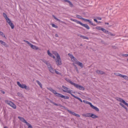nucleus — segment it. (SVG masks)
<instances>
[{
	"label": "nucleus",
	"mask_w": 128,
	"mask_h": 128,
	"mask_svg": "<svg viewBox=\"0 0 128 128\" xmlns=\"http://www.w3.org/2000/svg\"><path fill=\"white\" fill-rule=\"evenodd\" d=\"M70 20H71L75 22L77 24H79L81 25L82 26L84 27L85 28H86L87 29L89 30L90 29V28L89 26L86 24H84L82 23V22H80L76 20H75L74 19L71 18L70 19Z\"/></svg>",
	"instance_id": "nucleus-2"
},
{
	"label": "nucleus",
	"mask_w": 128,
	"mask_h": 128,
	"mask_svg": "<svg viewBox=\"0 0 128 128\" xmlns=\"http://www.w3.org/2000/svg\"><path fill=\"white\" fill-rule=\"evenodd\" d=\"M123 103L125 105L127 106L128 107V104L127 103H126V102L125 101H124V102H123Z\"/></svg>",
	"instance_id": "nucleus-49"
},
{
	"label": "nucleus",
	"mask_w": 128,
	"mask_h": 128,
	"mask_svg": "<svg viewBox=\"0 0 128 128\" xmlns=\"http://www.w3.org/2000/svg\"><path fill=\"white\" fill-rule=\"evenodd\" d=\"M55 36L56 37H58V34H55Z\"/></svg>",
	"instance_id": "nucleus-62"
},
{
	"label": "nucleus",
	"mask_w": 128,
	"mask_h": 128,
	"mask_svg": "<svg viewBox=\"0 0 128 128\" xmlns=\"http://www.w3.org/2000/svg\"><path fill=\"white\" fill-rule=\"evenodd\" d=\"M76 72H77L78 73L79 72H78V68L77 67H76Z\"/></svg>",
	"instance_id": "nucleus-57"
},
{
	"label": "nucleus",
	"mask_w": 128,
	"mask_h": 128,
	"mask_svg": "<svg viewBox=\"0 0 128 128\" xmlns=\"http://www.w3.org/2000/svg\"><path fill=\"white\" fill-rule=\"evenodd\" d=\"M75 87L76 88L80 90H84V88L83 86L79 85L78 84H76L75 83L74 84V85Z\"/></svg>",
	"instance_id": "nucleus-6"
},
{
	"label": "nucleus",
	"mask_w": 128,
	"mask_h": 128,
	"mask_svg": "<svg viewBox=\"0 0 128 128\" xmlns=\"http://www.w3.org/2000/svg\"><path fill=\"white\" fill-rule=\"evenodd\" d=\"M96 18L98 20H102V18L100 17H96Z\"/></svg>",
	"instance_id": "nucleus-53"
},
{
	"label": "nucleus",
	"mask_w": 128,
	"mask_h": 128,
	"mask_svg": "<svg viewBox=\"0 0 128 128\" xmlns=\"http://www.w3.org/2000/svg\"><path fill=\"white\" fill-rule=\"evenodd\" d=\"M83 102L85 103H86V104H88L90 105V106L92 104L90 102H88V101H87L86 100H83Z\"/></svg>",
	"instance_id": "nucleus-24"
},
{
	"label": "nucleus",
	"mask_w": 128,
	"mask_h": 128,
	"mask_svg": "<svg viewBox=\"0 0 128 128\" xmlns=\"http://www.w3.org/2000/svg\"><path fill=\"white\" fill-rule=\"evenodd\" d=\"M123 78L127 80H128V77L126 75H124V77Z\"/></svg>",
	"instance_id": "nucleus-37"
},
{
	"label": "nucleus",
	"mask_w": 128,
	"mask_h": 128,
	"mask_svg": "<svg viewBox=\"0 0 128 128\" xmlns=\"http://www.w3.org/2000/svg\"><path fill=\"white\" fill-rule=\"evenodd\" d=\"M82 20H84V21L86 22H88L90 20H89L84 18H82Z\"/></svg>",
	"instance_id": "nucleus-39"
},
{
	"label": "nucleus",
	"mask_w": 128,
	"mask_h": 128,
	"mask_svg": "<svg viewBox=\"0 0 128 128\" xmlns=\"http://www.w3.org/2000/svg\"><path fill=\"white\" fill-rule=\"evenodd\" d=\"M102 31H103L106 34H107L108 32V31L105 29L102 28Z\"/></svg>",
	"instance_id": "nucleus-28"
},
{
	"label": "nucleus",
	"mask_w": 128,
	"mask_h": 128,
	"mask_svg": "<svg viewBox=\"0 0 128 128\" xmlns=\"http://www.w3.org/2000/svg\"><path fill=\"white\" fill-rule=\"evenodd\" d=\"M6 20H7V22L8 23V24H9L10 23L12 22H11V20H10L8 18H7V19H6Z\"/></svg>",
	"instance_id": "nucleus-33"
},
{
	"label": "nucleus",
	"mask_w": 128,
	"mask_h": 128,
	"mask_svg": "<svg viewBox=\"0 0 128 128\" xmlns=\"http://www.w3.org/2000/svg\"><path fill=\"white\" fill-rule=\"evenodd\" d=\"M52 26L53 27H54L56 28H58V26L54 24H52Z\"/></svg>",
	"instance_id": "nucleus-31"
},
{
	"label": "nucleus",
	"mask_w": 128,
	"mask_h": 128,
	"mask_svg": "<svg viewBox=\"0 0 128 128\" xmlns=\"http://www.w3.org/2000/svg\"><path fill=\"white\" fill-rule=\"evenodd\" d=\"M3 15L4 16L5 18L6 19L7 18H8L7 17V16L6 15V14L5 13H3Z\"/></svg>",
	"instance_id": "nucleus-35"
},
{
	"label": "nucleus",
	"mask_w": 128,
	"mask_h": 128,
	"mask_svg": "<svg viewBox=\"0 0 128 128\" xmlns=\"http://www.w3.org/2000/svg\"><path fill=\"white\" fill-rule=\"evenodd\" d=\"M68 55L71 58V59H72L73 58H74V56L72 54H68Z\"/></svg>",
	"instance_id": "nucleus-30"
},
{
	"label": "nucleus",
	"mask_w": 128,
	"mask_h": 128,
	"mask_svg": "<svg viewBox=\"0 0 128 128\" xmlns=\"http://www.w3.org/2000/svg\"><path fill=\"white\" fill-rule=\"evenodd\" d=\"M71 96H72L74 98H75L78 99V100H80L81 102H82V100L79 98L77 96H75L73 94H71Z\"/></svg>",
	"instance_id": "nucleus-14"
},
{
	"label": "nucleus",
	"mask_w": 128,
	"mask_h": 128,
	"mask_svg": "<svg viewBox=\"0 0 128 128\" xmlns=\"http://www.w3.org/2000/svg\"><path fill=\"white\" fill-rule=\"evenodd\" d=\"M64 1L66 2H67L68 3L69 2H70V1L69 0H63Z\"/></svg>",
	"instance_id": "nucleus-58"
},
{
	"label": "nucleus",
	"mask_w": 128,
	"mask_h": 128,
	"mask_svg": "<svg viewBox=\"0 0 128 128\" xmlns=\"http://www.w3.org/2000/svg\"><path fill=\"white\" fill-rule=\"evenodd\" d=\"M94 20L95 22H96L97 23L98 22L97 20L96 19H94Z\"/></svg>",
	"instance_id": "nucleus-61"
},
{
	"label": "nucleus",
	"mask_w": 128,
	"mask_h": 128,
	"mask_svg": "<svg viewBox=\"0 0 128 128\" xmlns=\"http://www.w3.org/2000/svg\"><path fill=\"white\" fill-rule=\"evenodd\" d=\"M53 16L54 17V18L56 20L58 21H60V20L57 18H56L55 17V16Z\"/></svg>",
	"instance_id": "nucleus-47"
},
{
	"label": "nucleus",
	"mask_w": 128,
	"mask_h": 128,
	"mask_svg": "<svg viewBox=\"0 0 128 128\" xmlns=\"http://www.w3.org/2000/svg\"><path fill=\"white\" fill-rule=\"evenodd\" d=\"M17 84L21 88H25V89L27 90H29L30 89L29 88L28 86H27L25 84H21L18 82H17Z\"/></svg>",
	"instance_id": "nucleus-4"
},
{
	"label": "nucleus",
	"mask_w": 128,
	"mask_h": 128,
	"mask_svg": "<svg viewBox=\"0 0 128 128\" xmlns=\"http://www.w3.org/2000/svg\"><path fill=\"white\" fill-rule=\"evenodd\" d=\"M36 82H37V83H38V85L40 86V87L41 88H42V85L41 84V83H40V82L38 80H36Z\"/></svg>",
	"instance_id": "nucleus-22"
},
{
	"label": "nucleus",
	"mask_w": 128,
	"mask_h": 128,
	"mask_svg": "<svg viewBox=\"0 0 128 128\" xmlns=\"http://www.w3.org/2000/svg\"><path fill=\"white\" fill-rule=\"evenodd\" d=\"M1 92L2 93H3V94H4L5 93V92L1 90Z\"/></svg>",
	"instance_id": "nucleus-63"
},
{
	"label": "nucleus",
	"mask_w": 128,
	"mask_h": 128,
	"mask_svg": "<svg viewBox=\"0 0 128 128\" xmlns=\"http://www.w3.org/2000/svg\"><path fill=\"white\" fill-rule=\"evenodd\" d=\"M59 97L62 98L64 99H68L69 98V97L68 96H64L61 94H60Z\"/></svg>",
	"instance_id": "nucleus-11"
},
{
	"label": "nucleus",
	"mask_w": 128,
	"mask_h": 128,
	"mask_svg": "<svg viewBox=\"0 0 128 128\" xmlns=\"http://www.w3.org/2000/svg\"><path fill=\"white\" fill-rule=\"evenodd\" d=\"M120 104L121 106L122 107L126 109V107L124 105L122 104L121 103H120Z\"/></svg>",
	"instance_id": "nucleus-36"
},
{
	"label": "nucleus",
	"mask_w": 128,
	"mask_h": 128,
	"mask_svg": "<svg viewBox=\"0 0 128 128\" xmlns=\"http://www.w3.org/2000/svg\"><path fill=\"white\" fill-rule=\"evenodd\" d=\"M47 65L49 69L52 67L49 63V64H48Z\"/></svg>",
	"instance_id": "nucleus-38"
},
{
	"label": "nucleus",
	"mask_w": 128,
	"mask_h": 128,
	"mask_svg": "<svg viewBox=\"0 0 128 128\" xmlns=\"http://www.w3.org/2000/svg\"><path fill=\"white\" fill-rule=\"evenodd\" d=\"M72 59H73V60L74 61H76L77 60L76 59V58H75L74 57V58H73Z\"/></svg>",
	"instance_id": "nucleus-52"
},
{
	"label": "nucleus",
	"mask_w": 128,
	"mask_h": 128,
	"mask_svg": "<svg viewBox=\"0 0 128 128\" xmlns=\"http://www.w3.org/2000/svg\"><path fill=\"white\" fill-rule=\"evenodd\" d=\"M9 25L11 26L12 29H13L14 28V25L11 22L9 24Z\"/></svg>",
	"instance_id": "nucleus-26"
},
{
	"label": "nucleus",
	"mask_w": 128,
	"mask_h": 128,
	"mask_svg": "<svg viewBox=\"0 0 128 128\" xmlns=\"http://www.w3.org/2000/svg\"><path fill=\"white\" fill-rule=\"evenodd\" d=\"M47 88L48 90H49L52 92V90H53V89L50 88Z\"/></svg>",
	"instance_id": "nucleus-46"
},
{
	"label": "nucleus",
	"mask_w": 128,
	"mask_h": 128,
	"mask_svg": "<svg viewBox=\"0 0 128 128\" xmlns=\"http://www.w3.org/2000/svg\"><path fill=\"white\" fill-rule=\"evenodd\" d=\"M76 64H78V66H80L81 68L83 67V65L82 63L78 61H76L75 62Z\"/></svg>",
	"instance_id": "nucleus-9"
},
{
	"label": "nucleus",
	"mask_w": 128,
	"mask_h": 128,
	"mask_svg": "<svg viewBox=\"0 0 128 128\" xmlns=\"http://www.w3.org/2000/svg\"><path fill=\"white\" fill-rule=\"evenodd\" d=\"M10 106L12 107L14 109H16V105L13 102H12L11 103H10Z\"/></svg>",
	"instance_id": "nucleus-17"
},
{
	"label": "nucleus",
	"mask_w": 128,
	"mask_h": 128,
	"mask_svg": "<svg viewBox=\"0 0 128 128\" xmlns=\"http://www.w3.org/2000/svg\"><path fill=\"white\" fill-rule=\"evenodd\" d=\"M53 53L56 56V64L58 66L61 65L62 61L59 55L56 52H54Z\"/></svg>",
	"instance_id": "nucleus-1"
},
{
	"label": "nucleus",
	"mask_w": 128,
	"mask_h": 128,
	"mask_svg": "<svg viewBox=\"0 0 128 128\" xmlns=\"http://www.w3.org/2000/svg\"><path fill=\"white\" fill-rule=\"evenodd\" d=\"M49 56H50L53 58H55V56L51 53Z\"/></svg>",
	"instance_id": "nucleus-42"
},
{
	"label": "nucleus",
	"mask_w": 128,
	"mask_h": 128,
	"mask_svg": "<svg viewBox=\"0 0 128 128\" xmlns=\"http://www.w3.org/2000/svg\"><path fill=\"white\" fill-rule=\"evenodd\" d=\"M89 22L92 25H93V22H92L90 20Z\"/></svg>",
	"instance_id": "nucleus-55"
},
{
	"label": "nucleus",
	"mask_w": 128,
	"mask_h": 128,
	"mask_svg": "<svg viewBox=\"0 0 128 128\" xmlns=\"http://www.w3.org/2000/svg\"><path fill=\"white\" fill-rule=\"evenodd\" d=\"M47 53L48 55H49L51 53H50L49 50H48L47 51Z\"/></svg>",
	"instance_id": "nucleus-56"
},
{
	"label": "nucleus",
	"mask_w": 128,
	"mask_h": 128,
	"mask_svg": "<svg viewBox=\"0 0 128 128\" xmlns=\"http://www.w3.org/2000/svg\"><path fill=\"white\" fill-rule=\"evenodd\" d=\"M24 41L26 42V43H27V44H28L29 46H30V44H31L28 41H26V40H24Z\"/></svg>",
	"instance_id": "nucleus-44"
},
{
	"label": "nucleus",
	"mask_w": 128,
	"mask_h": 128,
	"mask_svg": "<svg viewBox=\"0 0 128 128\" xmlns=\"http://www.w3.org/2000/svg\"><path fill=\"white\" fill-rule=\"evenodd\" d=\"M0 35L2 37L6 38L5 35L4 34L3 32H0Z\"/></svg>",
	"instance_id": "nucleus-32"
},
{
	"label": "nucleus",
	"mask_w": 128,
	"mask_h": 128,
	"mask_svg": "<svg viewBox=\"0 0 128 128\" xmlns=\"http://www.w3.org/2000/svg\"><path fill=\"white\" fill-rule=\"evenodd\" d=\"M124 75H122V74H120L119 75V76H120V77L123 78L124 77Z\"/></svg>",
	"instance_id": "nucleus-51"
},
{
	"label": "nucleus",
	"mask_w": 128,
	"mask_h": 128,
	"mask_svg": "<svg viewBox=\"0 0 128 128\" xmlns=\"http://www.w3.org/2000/svg\"><path fill=\"white\" fill-rule=\"evenodd\" d=\"M0 42L2 44L4 45L5 47H7L8 46L7 44L5 42L2 41L0 40Z\"/></svg>",
	"instance_id": "nucleus-15"
},
{
	"label": "nucleus",
	"mask_w": 128,
	"mask_h": 128,
	"mask_svg": "<svg viewBox=\"0 0 128 128\" xmlns=\"http://www.w3.org/2000/svg\"><path fill=\"white\" fill-rule=\"evenodd\" d=\"M116 99L118 101L121 102L123 103V102H124V100H123L122 99L118 97L116 98Z\"/></svg>",
	"instance_id": "nucleus-16"
},
{
	"label": "nucleus",
	"mask_w": 128,
	"mask_h": 128,
	"mask_svg": "<svg viewBox=\"0 0 128 128\" xmlns=\"http://www.w3.org/2000/svg\"><path fill=\"white\" fill-rule=\"evenodd\" d=\"M70 5V6L71 7H72L73 6V5L72 3L70 1L68 3Z\"/></svg>",
	"instance_id": "nucleus-40"
},
{
	"label": "nucleus",
	"mask_w": 128,
	"mask_h": 128,
	"mask_svg": "<svg viewBox=\"0 0 128 128\" xmlns=\"http://www.w3.org/2000/svg\"><path fill=\"white\" fill-rule=\"evenodd\" d=\"M101 43L104 44H107L106 43H105V42H104V41L103 40H101Z\"/></svg>",
	"instance_id": "nucleus-48"
},
{
	"label": "nucleus",
	"mask_w": 128,
	"mask_h": 128,
	"mask_svg": "<svg viewBox=\"0 0 128 128\" xmlns=\"http://www.w3.org/2000/svg\"><path fill=\"white\" fill-rule=\"evenodd\" d=\"M68 112L70 114H72L73 115H74V116H77V117H80V116L78 114H77L75 113L74 112H72L70 110H68Z\"/></svg>",
	"instance_id": "nucleus-7"
},
{
	"label": "nucleus",
	"mask_w": 128,
	"mask_h": 128,
	"mask_svg": "<svg viewBox=\"0 0 128 128\" xmlns=\"http://www.w3.org/2000/svg\"><path fill=\"white\" fill-rule=\"evenodd\" d=\"M114 74H115L117 76H119V75L120 74L119 73H114Z\"/></svg>",
	"instance_id": "nucleus-54"
},
{
	"label": "nucleus",
	"mask_w": 128,
	"mask_h": 128,
	"mask_svg": "<svg viewBox=\"0 0 128 128\" xmlns=\"http://www.w3.org/2000/svg\"><path fill=\"white\" fill-rule=\"evenodd\" d=\"M42 62L46 64L47 65L48 64H49V63L48 62H47L46 60H43Z\"/></svg>",
	"instance_id": "nucleus-43"
},
{
	"label": "nucleus",
	"mask_w": 128,
	"mask_h": 128,
	"mask_svg": "<svg viewBox=\"0 0 128 128\" xmlns=\"http://www.w3.org/2000/svg\"><path fill=\"white\" fill-rule=\"evenodd\" d=\"M52 92L54 94L56 95V96H57L59 97L60 94L56 92V91L54 90H52Z\"/></svg>",
	"instance_id": "nucleus-18"
},
{
	"label": "nucleus",
	"mask_w": 128,
	"mask_h": 128,
	"mask_svg": "<svg viewBox=\"0 0 128 128\" xmlns=\"http://www.w3.org/2000/svg\"><path fill=\"white\" fill-rule=\"evenodd\" d=\"M82 116L86 117H92V118H98V116L95 114L90 113L83 114H82Z\"/></svg>",
	"instance_id": "nucleus-3"
},
{
	"label": "nucleus",
	"mask_w": 128,
	"mask_h": 128,
	"mask_svg": "<svg viewBox=\"0 0 128 128\" xmlns=\"http://www.w3.org/2000/svg\"><path fill=\"white\" fill-rule=\"evenodd\" d=\"M66 80L68 82H69L70 84H71L73 86L75 84L73 82H72L70 80V79L66 78Z\"/></svg>",
	"instance_id": "nucleus-19"
},
{
	"label": "nucleus",
	"mask_w": 128,
	"mask_h": 128,
	"mask_svg": "<svg viewBox=\"0 0 128 128\" xmlns=\"http://www.w3.org/2000/svg\"><path fill=\"white\" fill-rule=\"evenodd\" d=\"M18 96H21V95H22V94H21L20 93H18Z\"/></svg>",
	"instance_id": "nucleus-59"
},
{
	"label": "nucleus",
	"mask_w": 128,
	"mask_h": 128,
	"mask_svg": "<svg viewBox=\"0 0 128 128\" xmlns=\"http://www.w3.org/2000/svg\"><path fill=\"white\" fill-rule=\"evenodd\" d=\"M24 41L26 42V43H27V44H28L29 46H30V44H31L28 41H26V40H24Z\"/></svg>",
	"instance_id": "nucleus-45"
},
{
	"label": "nucleus",
	"mask_w": 128,
	"mask_h": 128,
	"mask_svg": "<svg viewBox=\"0 0 128 128\" xmlns=\"http://www.w3.org/2000/svg\"><path fill=\"white\" fill-rule=\"evenodd\" d=\"M18 118H19L21 121L25 123L26 124L28 122H27L24 119L23 117H22L20 116H18Z\"/></svg>",
	"instance_id": "nucleus-8"
},
{
	"label": "nucleus",
	"mask_w": 128,
	"mask_h": 128,
	"mask_svg": "<svg viewBox=\"0 0 128 128\" xmlns=\"http://www.w3.org/2000/svg\"><path fill=\"white\" fill-rule=\"evenodd\" d=\"M55 71V72L56 74H59V72L58 71H56V70H55L54 71Z\"/></svg>",
	"instance_id": "nucleus-60"
},
{
	"label": "nucleus",
	"mask_w": 128,
	"mask_h": 128,
	"mask_svg": "<svg viewBox=\"0 0 128 128\" xmlns=\"http://www.w3.org/2000/svg\"><path fill=\"white\" fill-rule=\"evenodd\" d=\"M50 71L52 73H54V70L52 67L49 69Z\"/></svg>",
	"instance_id": "nucleus-21"
},
{
	"label": "nucleus",
	"mask_w": 128,
	"mask_h": 128,
	"mask_svg": "<svg viewBox=\"0 0 128 128\" xmlns=\"http://www.w3.org/2000/svg\"><path fill=\"white\" fill-rule=\"evenodd\" d=\"M107 34H108L112 36H115V34H112L111 32H109L108 31V32Z\"/></svg>",
	"instance_id": "nucleus-29"
},
{
	"label": "nucleus",
	"mask_w": 128,
	"mask_h": 128,
	"mask_svg": "<svg viewBox=\"0 0 128 128\" xmlns=\"http://www.w3.org/2000/svg\"><path fill=\"white\" fill-rule=\"evenodd\" d=\"M105 24H108V25L109 24V23L108 22H105Z\"/></svg>",
	"instance_id": "nucleus-64"
},
{
	"label": "nucleus",
	"mask_w": 128,
	"mask_h": 128,
	"mask_svg": "<svg viewBox=\"0 0 128 128\" xmlns=\"http://www.w3.org/2000/svg\"><path fill=\"white\" fill-rule=\"evenodd\" d=\"M96 28L97 29L102 30V28H101L100 26H97L96 27Z\"/></svg>",
	"instance_id": "nucleus-34"
},
{
	"label": "nucleus",
	"mask_w": 128,
	"mask_h": 128,
	"mask_svg": "<svg viewBox=\"0 0 128 128\" xmlns=\"http://www.w3.org/2000/svg\"><path fill=\"white\" fill-rule=\"evenodd\" d=\"M76 16L78 18L82 19V18H83L81 16H80L77 15Z\"/></svg>",
	"instance_id": "nucleus-41"
},
{
	"label": "nucleus",
	"mask_w": 128,
	"mask_h": 128,
	"mask_svg": "<svg viewBox=\"0 0 128 128\" xmlns=\"http://www.w3.org/2000/svg\"><path fill=\"white\" fill-rule=\"evenodd\" d=\"M122 56H123L127 57L128 56V54H122Z\"/></svg>",
	"instance_id": "nucleus-50"
},
{
	"label": "nucleus",
	"mask_w": 128,
	"mask_h": 128,
	"mask_svg": "<svg viewBox=\"0 0 128 128\" xmlns=\"http://www.w3.org/2000/svg\"><path fill=\"white\" fill-rule=\"evenodd\" d=\"M96 72L97 73L100 74H105V73L103 71L99 70H97L96 71Z\"/></svg>",
	"instance_id": "nucleus-13"
},
{
	"label": "nucleus",
	"mask_w": 128,
	"mask_h": 128,
	"mask_svg": "<svg viewBox=\"0 0 128 128\" xmlns=\"http://www.w3.org/2000/svg\"><path fill=\"white\" fill-rule=\"evenodd\" d=\"M29 46H30L31 48H32L36 50L39 49V48H38L36 46L33 45L31 44H30V45Z\"/></svg>",
	"instance_id": "nucleus-10"
},
{
	"label": "nucleus",
	"mask_w": 128,
	"mask_h": 128,
	"mask_svg": "<svg viewBox=\"0 0 128 128\" xmlns=\"http://www.w3.org/2000/svg\"><path fill=\"white\" fill-rule=\"evenodd\" d=\"M26 124L28 126V128H32V126L28 122Z\"/></svg>",
	"instance_id": "nucleus-27"
},
{
	"label": "nucleus",
	"mask_w": 128,
	"mask_h": 128,
	"mask_svg": "<svg viewBox=\"0 0 128 128\" xmlns=\"http://www.w3.org/2000/svg\"><path fill=\"white\" fill-rule=\"evenodd\" d=\"M62 87L63 88L64 90H62L64 92L70 94L71 95V94H72L71 93L72 92V90H68L69 88H68L64 86H62Z\"/></svg>",
	"instance_id": "nucleus-5"
},
{
	"label": "nucleus",
	"mask_w": 128,
	"mask_h": 128,
	"mask_svg": "<svg viewBox=\"0 0 128 128\" xmlns=\"http://www.w3.org/2000/svg\"><path fill=\"white\" fill-rule=\"evenodd\" d=\"M50 102L54 104L56 106H62L60 104H58L56 103H54V102L52 101L51 100H50Z\"/></svg>",
	"instance_id": "nucleus-20"
},
{
	"label": "nucleus",
	"mask_w": 128,
	"mask_h": 128,
	"mask_svg": "<svg viewBox=\"0 0 128 128\" xmlns=\"http://www.w3.org/2000/svg\"><path fill=\"white\" fill-rule=\"evenodd\" d=\"M90 106L92 108L95 110L96 111L98 112L99 111V109L96 107L95 106H94L92 104L90 105Z\"/></svg>",
	"instance_id": "nucleus-12"
},
{
	"label": "nucleus",
	"mask_w": 128,
	"mask_h": 128,
	"mask_svg": "<svg viewBox=\"0 0 128 128\" xmlns=\"http://www.w3.org/2000/svg\"><path fill=\"white\" fill-rule=\"evenodd\" d=\"M80 37H81L83 39H87V40H88V38L87 37H86L85 36H82V35H80Z\"/></svg>",
	"instance_id": "nucleus-23"
},
{
	"label": "nucleus",
	"mask_w": 128,
	"mask_h": 128,
	"mask_svg": "<svg viewBox=\"0 0 128 128\" xmlns=\"http://www.w3.org/2000/svg\"><path fill=\"white\" fill-rule=\"evenodd\" d=\"M5 102L6 103L8 104L9 105L10 104V103H11L12 102L8 100H5Z\"/></svg>",
	"instance_id": "nucleus-25"
}]
</instances>
